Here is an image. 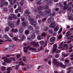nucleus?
<instances>
[{"label": "nucleus", "instance_id": "f257e3e1", "mask_svg": "<svg viewBox=\"0 0 73 73\" xmlns=\"http://www.w3.org/2000/svg\"><path fill=\"white\" fill-rule=\"evenodd\" d=\"M53 64L54 65H55L56 66H59L60 67H62V68H65L66 67V65H64L62 63H59L57 62V60L56 59H53Z\"/></svg>", "mask_w": 73, "mask_h": 73}, {"label": "nucleus", "instance_id": "f03ea898", "mask_svg": "<svg viewBox=\"0 0 73 73\" xmlns=\"http://www.w3.org/2000/svg\"><path fill=\"white\" fill-rule=\"evenodd\" d=\"M51 10L50 9H48L47 11H45L44 12V13L42 11H40L39 12L38 15H41V16H44V14L47 15V13H50Z\"/></svg>", "mask_w": 73, "mask_h": 73}, {"label": "nucleus", "instance_id": "7ed1b4c3", "mask_svg": "<svg viewBox=\"0 0 73 73\" xmlns=\"http://www.w3.org/2000/svg\"><path fill=\"white\" fill-rule=\"evenodd\" d=\"M48 8H49V7L47 5L44 6V7L39 6L38 9H36L34 11L35 12H38L39 10H41L43 9H48Z\"/></svg>", "mask_w": 73, "mask_h": 73}, {"label": "nucleus", "instance_id": "20e7f679", "mask_svg": "<svg viewBox=\"0 0 73 73\" xmlns=\"http://www.w3.org/2000/svg\"><path fill=\"white\" fill-rule=\"evenodd\" d=\"M24 49V51L26 53H27L28 52L27 49H28L30 50H36V49L33 47H31L30 46H27V47H25Z\"/></svg>", "mask_w": 73, "mask_h": 73}, {"label": "nucleus", "instance_id": "39448f33", "mask_svg": "<svg viewBox=\"0 0 73 73\" xmlns=\"http://www.w3.org/2000/svg\"><path fill=\"white\" fill-rule=\"evenodd\" d=\"M9 20H12L13 19H17V17L16 15L14 14H11L10 17L8 18Z\"/></svg>", "mask_w": 73, "mask_h": 73}, {"label": "nucleus", "instance_id": "423d86ee", "mask_svg": "<svg viewBox=\"0 0 73 73\" xmlns=\"http://www.w3.org/2000/svg\"><path fill=\"white\" fill-rule=\"evenodd\" d=\"M2 60H4V61L5 62H7V63H11V60L8 58L7 57H3L2 58Z\"/></svg>", "mask_w": 73, "mask_h": 73}, {"label": "nucleus", "instance_id": "0eeeda50", "mask_svg": "<svg viewBox=\"0 0 73 73\" xmlns=\"http://www.w3.org/2000/svg\"><path fill=\"white\" fill-rule=\"evenodd\" d=\"M57 45L56 44H55L53 45L54 47L53 48H52V53H53L55 52V51H57V50H58V49H57Z\"/></svg>", "mask_w": 73, "mask_h": 73}, {"label": "nucleus", "instance_id": "6e6552de", "mask_svg": "<svg viewBox=\"0 0 73 73\" xmlns=\"http://www.w3.org/2000/svg\"><path fill=\"white\" fill-rule=\"evenodd\" d=\"M30 45H33V46L34 47H36V46H38V43L34 41L31 42L30 43Z\"/></svg>", "mask_w": 73, "mask_h": 73}, {"label": "nucleus", "instance_id": "1a4fd4ad", "mask_svg": "<svg viewBox=\"0 0 73 73\" xmlns=\"http://www.w3.org/2000/svg\"><path fill=\"white\" fill-rule=\"evenodd\" d=\"M66 4H67L66 2H65V1L63 3V4L64 6V7L63 8L64 10H66V9L68 8L69 7V5H66Z\"/></svg>", "mask_w": 73, "mask_h": 73}, {"label": "nucleus", "instance_id": "9d476101", "mask_svg": "<svg viewBox=\"0 0 73 73\" xmlns=\"http://www.w3.org/2000/svg\"><path fill=\"white\" fill-rule=\"evenodd\" d=\"M29 14H30V12L29 10H26L24 13V16H28L29 15Z\"/></svg>", "mask_w": 73, "mask_h": 73}, {"label": "nucleus", "instance_id": "9b49d317", "mask_svg": "<svg viewBox=\"0 0 73 73\" xmlns=\"http://www.w3.org/2000/svg\"><path fill=\"white\" fill-rule=\"evenodd\" d=\"M18 32V29H12L11 30V33H17Z\"/></svg>", "mask_w": 73, "mask_h": 73}, {"label": "nucleus", "instance_id": "f8f14e48", "mask_svg": "<svg viewBox=\"0 0 73 73\" xmlns=\"http://www.w3.org/2000/svg\"><path fill=\"white\" fill-rule=\"evenodd\" d=\"M55 23L54 22L52 23V24H50L49 26V27L51 28H53L55 27Z\"/></svg>", "mask_w": 73, "mask_h": 73}, {"label": "nucleus", "instance_id": "ddd939ff", "mask_svg": "<svg viewBox=\"0 0 73 73\" xmlns=\"http://www.w3.org/2000/svg\"><path fill=\"white\" fill-rule=\"evenodd\" d=\"M20 19H17V21L15 23V25L16 26H19L20 25Z\"/></svg>", "mask_w": 73, "mask_h": 73}, {"label": "nucleus", "instance_id": "4468645a", "mask_svg": "<svg viewBox=\"0 0 73 73\" xmlns=\"http://www.w3.org/2000/svg\"><path fill=\"white\" fill-rule=\"evenodd\" d=\"M28 25L27 22H23L22 23V25L23 27H25Z\"/></svg>", "mask_w": 73, "mask_h": 73}, {"label": "nucleus", "instance_id": "2eb2a0df", "mask_svg": "<svg viewBox=\"0 0 73 73\" xmlns=\"http://www.w3.org/2000/svg\"><path fill=\"white\" fill-rule=\"evenodd\" d=\"M56 38L54 37H52L50 38V41L51 42H54V41L55 40Z\"/></svg>", "mask_w": 73, "mask_h": 73}, {"label": "nucleus", "instance_id": "dca6fc26", "mask_svg": "<svg viewBox=\"0 0 73 73\" xmlns=\"http://www.w3.org/2000/svg\"><path fill=\"white\" fill-rule=\"evenodd\" d=\"M28 20L30 21H31V22H32V21H33L34 20H35V19L33 18H31V16H29V17L28 18Z\"/></svg>", "mask_w": 73, "mask_h": 73}, {"label": "nucleus", "instance_id": "f3484780", "mask_svg": "<svg viewBox=\"0 0 73 73\" xmlns=\"http://www.w3.org/2000/svg\"><path fill=\"white\" fill-rule=\"evenodd\" d=\"M27 29L29 31H33V27L31 26H28Z\"/></svg>", "mask_w": 73, "mask_h": 73}, {"label": "nucleus", "instance_id": "a211bd4d", "mask_svg": "<svg viewBox=\"0 0 73 73\" xmlns=\"http://www.w3.org/2000/svg\"><path fill=\"white\" fill-rule=\"evenodd\" d=\"M19 37L21 40H23L25 38V36L23 34H21L19 36Z\"/></svg>", "mask_w": 73, "mask_h": 73}, {"label": "nucleus", "instance_id": "6ab92c4d", "mask_svg": "<svg viewBox=\"0 0 73 73\" xmlns=\"http://www.w3.org/2000/svg\"><path fill=\"white\" fill-rule=\"evenodd\" d=\"M37 22L36 21H34L33 22H30V23L33 25H36L37 24Z\"/></svg>", "mask_w": 73, "mask_h": 73}, {"label": "nucleus", "instance_id": "aec40b11", "mask_svg": "<svg viewBox=\"0 0 73 73\" xmlns=\"http://www.w3.org/2000/svg\"><path fill=\"white\" fill-rule=\"evenodd\" d=\"M63 45V42H61L60 44V46L58 47V49H61L62 48V46Z\"/></svg>", "mask_w": 73, "mask_h": 73}, {"label": "nucleus", "instance_id": "412c9836", "mask_svg": "<svg viewBox=\"0 0 73 73\" xmlns=\"http://www.w3.org/2000/svg\"><path fill=\"white\" fill-rule=\"evenodd\" d=\"M58 29H59L58 27V26H56L54 28V30L55 32H57V31H58Z\"/></svg>", "mask_w": 73, "mask_h": 73}, {"label": "nucleus", "instance_id": "4be33fe9", "mask_svg": "<svg viewBox=\"0 0 73 73\" xmlns=\"http://www.w3.org/2000/svg\"><path fill=\"white\" fill-rule=\"evenodd\" d=\"M19 33H22L23 32V29L22 28H21L19 29Z\"/></svg>", "mask_w": 73, "mask_h": 73}, {"label": "nucleus", "instance_id": "5701e85b", "mask_svg": "<svg viewBox=\"0 0 73 73\" xmlns=\"http://www.w3.org/2000/svg\"><path fill=\"white\" fill-rule=\"evenodd\" d=\"M41 36H43V37H45L46 36V34L45 33H43L41 34Z\"/></svg>", "mask_w": 73, "mask_h": 73}, {"label": "nucleus", "instance_id": "b1692460", "mask_svg": "<svg viewBox=\"0 0 73 73\" xmlns=\"http://www.w3.org/2000/svg\"><path fill=\"white\" fill-rule=\"evenodd\" d=\"M48 23H50L52 22V20H51V18H48L47 21Z\"/></svg>", "mask_w": 73, "mask_h": 73}, {"label": "nucleus", "instance_id": "393cba45", "mask_svg": "<svg viewBox=\"0 0 73 73\" xmlns=\"http://www.w3.org/2000/svg\"><path fill=\"white\" fill-rule=\"evenodd\" d=\"M37 38H38V40H41V39H42V36H38L37 37Z\"/></svg>", "mask_w": 73, "mask_h": 73}, {"label": "nucleus", "instance_id": "a878e982", "mask_svg": "<svg viewBox=\"0 0 73 73\" xmlns=\"http://www.w3.org/2000/svg\"><path fill=\"white\" fill-rule=\"evenodd\" d=\"M19 65H25V64H24V63L23 62V61H21V62H19Z\"/></svg>", "mask_w": 73, "mask_h": 73}, {"label": "nucleus", "instance_id": "bb28decb", "mask_svg": "<svg viewBox=\"0 0 73 73\" xmlns=\"http://www.w3.org/2000/svg\"><path fill=\"white\" fill-rule=\"evenodd\" d=\"M4 38L6 39H9V37L7 35H5L4 36Z\"/></svg>", "mask_w": 73, "mask_h": 73}, {"label": "nucleus", "instance_id": "cd10ccee", "mask_svg": "<svg viewBox=\"0 0 73 73\" xmlns=\"http://www.w3.org/2000/svg\"><path fill=\"white\" fill-rule=\"evenodd\" d=\"M9 27H7L5 29V31L6 32L9 31Z\"/></svg>", "mask_w": 73, "mask_h": 73}, {"label": "nucleus", "instance_id": "c85d7f7f", "mask_svg": "<svg viewBox=\"0 0 73 73\" xmlns=\"http://www.w3.org/2000/svg\"><path fill=\"white\" fill-rule=\"evenodd\" d=\"M68 45L67 44H65L63 46V48H66L65 49V50H66V49L68 48Z\"/></svg>", "mask_w": 73, "mask_h": 73}, {"label": "nucleus", "instance_id": "c756f323", "mask_svg": "<svg viewBox=\"0 0 73 73\" xmlns=\"http://www.w3.org/2000/svg\"><path fill=\"white\" fill-rule=\"evenodd\" d=\"M19 4L20 5H21V6H23V5H24V3L23 1H21L20 2Z\"/></svg>", "mask_w": 73, "mask_h": 73}, {"label": "nucleus", "instance_id": "7c9ffc66", "mask_svg": "<svg viewBox=\"0 0 73 73\" xmlns=\"http://www.w3.org/2000/svg\"><path fill=\"white\" fill-rule=\"evenodd\" d=\"M46 3L47 4H49V5H50V4H51V2H50V1H49L48 0L46 1Z\"/></svg>", "mask_w": 73, "mask_h": 73}, {"label": "nucleus", "instance_id": "2f4dec72", "mask_svg": "<svg viewBox=\"0 0 73 73\" xmlns=\"http://www.w3.org/2000/svg\"><path fill=\"white\" fill-rule=\"evenodd\" d=\"M22 58L23 59V61H27V60L26 59V58L25 56H23L22 57Z\"/></svg>", "mask_w": 73, "mask_h": 73}, {"label": "nucleus", "instance_id": "473e14b6", "mask_svg": "<svg viewBox=\"0 0 73 73\" xmlns=\"http://www.w3.org/2000/svg\"><path fill=\"white\" fill-rule=\"evenodd\" d=\"M1 69L3 71H4L5 70V67H2Z\"/></svg>", "mask_w": 73, "mask_h": 73}, {"label": "nucleus", "instance_id": "72a5a7b5", "mask_svg": "<svg viewBox=\"0 0 73 73\" xmlns=\"http://www.w3.org/2000/svg\"><path fill=\"white\" fill-rule=\"evenodd\" d=\"M40 45H44V41L43 40H42L40 42Z\"/></svg>", "mask_w": 73, "mask_h": 73}, {"label": "nucleus", "instance_id": "f704fd0d", "mask_svg": "<svg viewBox=\"0 0 73 73\" xmlns=\"http://www.w3.org/2000/svg\"><path fill=\"white\" fill-rule=\"evenodd\" d=\"M13 38L15 41H17L19 40L17 37H14Z\"/></svg>", "mask_w": 73, "mask_h": 73}, {"label": "nucleus", "instance_id": "c9c22d12", "mask_svg": "<svg viewBox=\"0 0 73 73\" xmlns=\"http://www.w3.org/2000/svg\"><path fill=\"white\" fill-rule=\"evenodd\" d=\"M48 33H53V31L52 29H50L48 30Z\"/></svg>", "mask_w": 73, "mask_h": 73}, {"label": "nucleus", "instance_id": "e433bc0d", "mask_svg": "<svg viewBox=\"0 0 73 73\" xmlns=\"http://www.w3.org/2000/svg\"><path fill=\"white\" fill-rule=\"evenodd\" d=\"M13 24V23H12V22L10 21L9 22V23H8V25L9 26V27H11V25H12V24Z\"/></svg>", "mask_w": 73, "mask_h": 73}, {"label": "nucleus", "instance_id": "4c0bfd02", "mask_svg": "<svg viewBox=\"0 0 73 73\" xmlns=\"http://www.w3.org/2000/svg\"><path fill=\"white\" fill-rule=\"evenodd\" d=\"M15 24H14L13 23L12 25H11L10 27V28H15Z\"/></svg>", "mask_w": 73, "mask_h": 73}, {"label": "nucleus", "instance_id": "58836bf2", "mask_svg": "<svg viewBox=\"0 0 73 73\" xmlns=\"http://www.w3.org/2000/svg\"><path fill=\"white\" fill-rule=\"evenodd\" d=\"M42 2L40 1H39L38 2L37 4H38V5H40V4H42Z\"/></svg>", "mask_w": 73, "mask_h": 73}, {"label": "nucleus", "instance_id": "ea45409f", "mask_svg": "<svg viewBox=\"0 0 73 73\" xmlns=\"http://www.w3.org/2000/svg\"><path fill=\"white\" fill-rule=\"evenodd\" d=\"M48 28L47 27H44V31H48Z\"/></svg>", "mask_w": 73, "mask_h": 73}, {"label": "nucleus", "instance_id": "a19ab883", "mask_svg": "<svg viewBox=\"0 0 73 73\" xmlns=\"http://www.w3.org/2000/svg\"><path fill=\"white\" fill-rule=\"evenodd\" d=\"M48 42V40L45 41V42L46 43L44 45V47H45V46L47 45V43Z\"/></svg>", "mask_w": 73, "mask_h": 73}, {"label": "nucleus", "instance_id": "79ce46f5", "mask_svg": "<svg viewBox=\"0 0 73 73\" xmlns=\"http://www.w3.org/2000/svg\"><path fill=\"white\" fill-rule=\"evenodd\" d=\"M25 33L26 35H28L29 33V31L28 30H26L25 31Z\"/></svg>", "mask_w": 73, "mask_h": 73}, {"label": "nucleus", "instance_id": "37998d69", "mask_svg": "<svg viewBox=\"0 0 73 73\" xmlns=\"http://www.w3.org/2000/svg\"><path fill=\"white\" fill-rule=\"evenodd\" d=\"M67 9L68 11H71V9H72V7H69L68 8V7Z\"/></svg>", "mask_w": 73, "mask_h": 73}, {"label": "nucleus", "instance_id": "c03bdc74", "mask_svg": "<svg viewBox=\"0 0 73 73\" xmlns=\"http://www.w3.org/2000/svg\"><path fill=\"white\" fill-rule=\"evenodd\" d=\"M59 56V55L58 54H56L55 55V58H58V57Z\"/></svg>", "mask_w": 73, "mask_h": 73}, {"label": "nucleus", "instance_id": "a18cd8bd", "mask_svg": "<svg viewBox=\"0 0 73 73\" xmlns=\"http://www.w3.org/2000/svg\"><path fill=\"white\" fill-rule=\"evenodd\" d=\"M70 48H69V49H71L72 48H73V46L72 45V44H70Z\"/></svg>", "mask_w": 73, "mask_h": 73}, {"label": "nucleus", "instance_id": "49530a36", "mask_svg": "<svg viewBox=\"0 0 73 73\" xmlns=\"http://www.w3.org/2000/svg\"><path fill=\"white\" fill-rule=\"evenodd\" d=\"M9 35L11 37H13V35L12 33H10L9 34Z\"/></svg>", "mask_w": 73, "mask_h": 73}, {"label": "nucleus", "instance_id": "de8ad7c7", "mask_svg": "<svg viewBox=\"0 0 73 73\" xmlns=\"http://www.w3.org/2000/svg\"><path fill=\"white\" fill-rule=\"evenodd\" d=\"M21 57V55L18 54L16 56V57L17 58H19Z\"/></svg>", "mask_w": 73, "mask_h": 73}, {"label": "nucleus", "instance_id": "09e8293b", "mask_svg": "<svg viewBox=\"0 0 73 73\" xmlns=\"http://www.w3.org/2000/svg\"><path fill=\"white\" fill-rule=\"evenodd\" d=\"M18 9L19 11V12H21V7H20V6H19L18 7Z\"/></svg>", "mask_w": 73, "mask_h": 73}, {"label": "nucleus", "instance_id": "8fccbe9b", "mask_svg": "<svg viewBox=\"0 0 73 73\" xmlns=\"http://www.w3.org/2000/svg\"><path fill=\"white\" fill-rule=\"evenodd\" d=\"M9 11L10 12H13V8H11L9 9Z\"/></svg>", "mask_w": 73, "mask_h": 73}, {"label": "nucleus", "instance_id": "3c124183", "mask_svg": "<svg viewBox=\"0 0 73 73\" xmlns=\"http://www.w3.org/2000/svg\"><path fill=\"white\" fill-rule=\"evenodd\" d=\"M62 37V35H60L58 37V39H61V38Z\"/></svg>", "mask_w": 73, "mask_h": 73}, {"label": "nucleus", "instance_id": "603ef678", "mask_svg": "<svg viewBox=\"0 0 73 73\" xmlns=\"http://www.w3.org/2000/svg\"><path fill=\"white\" fill-rule=\"evenodd\" d=\"M62 28H60V29L59 31L58 32V34H59V33H60L61 32V31H62Z\"/></svg>", "mask_w": 73, "mask_h": 73}, {"label": "nucleus", "instance_id": "864d4df0", "mask_svg": "<svg viewBox=\"0 0 73 73\" xmlns=\"http://www.w3.org/2000/svg\"><path fill=\"white\" fill-rule=\"evenodd\" d=\"M1 4L2 5H5V2H4V1H2L1 2Z\"/></svg>", "mask_w": 73, "mask_h": 73}, {"label": "nucleus", "instance_id": "5fc2aeb1", "mask_svg": "<svg viewBox=\"0 0 73 73\" xmlns=\"http://www.w3.org/2000/svg\"><path fill=\"white\" fill-rule=\"evenodd\" d=\"M70 33V31H68L66 33V34L67 35H66V37H68V36H69V33Z\"/></svg>", "mask_w": 73, "mask_h": 73}, {"label": "nucleus", "instance_id": "6e6d98bb", "mask_svg": "<svg viewBox=\"0 0 73 73\" xmlns=\"http://www.w3.org/2000/svg\"><path fill=\"white\" fill-rule=\"evenodd\" d=\"M31 38L33 39L35 38V35L34 34H33L32 35V36H31Z\"/></svg>", "mask_w": 73, "mask_h": 73}, {"label": "nucleus", "instance_id": "4d7b16f0", "mask_svg": "<svg viewBox=\"0 0 73 73\" xmlns=\"http://www.w3.org/2000/svg\"><path fill=\"white\" fill-rule=\"evenodd\" d=\"M12 70V68L11 67H8L7 68V70Z\"/></svg>", "mask_w": 73, "mask_h": 73}, {"label": "nucleus", "instance_id": "13d9d810", "mask_svg": "<svg viewBox=\"0 0 73 73\" xmlns=\"http://www.w3.org/2000/svg\"><path fill=\"white\" fill-rule=\"evenodd\" d=\"M46 20V18H44L42 19V22H44V21H45Z\"/></svg>", "mask_w": 73, "mask_h": 73}, {"label": "nucleus", "instance_id": "bf43d9fd", "mask_svg": "<svg viewBox=\"0 0 73 73\" xmlns=\"http://www.w3.org/2000/svg\"><path fill=\"white\" fill-rule=\"evenodd\" d=\"M15 13H17L19 12V9H17L15 10Z\"/></svg>", "mask_w": 73, "mask_h": 73}, {"label": "nucleus", "instance_id": "052dcab7", "mask_svg": "<svg viewBox=\"0 0 73 73\" xmlns=\"http://www.w3.org/2000/svg\"><path fill=\"white\" fill-rule=\"evenodd\" d=\"M36 32L37 34H39L40 33V31H36Z\"/></svg>", "mask_w": 73, "mask_h": 73}, {"label": "nucleus", "instance_id": "680f3d73", "mask_svg": "<svg viewBox=\"0 0 73 73\" xmlns=\"http://www.w3.org/2000/svg\"><path fill=\"white\" fill-rule=\"evenodd\" d=\"M14 3H15L13 1H12L11 2V5H14Z\"/></svg>", "mask_w": 73, "mask_h": 73}, {"label": "nucleus", "instance_id": "e2e57ef3", "mask_svg": "<svg viewBox=\"0 0 73 73\" xmlns=\"http://www.w3.org/2000/svg\"><path fill=\"white\" fill-rule=\"evenodd\" d=\"M5 5H8V2H5Z\"/></svg>", "mask_w": 73, "mask_h": 73}, {"label": "nucleus", "instance_id": "0e129e2a", "mask_svg": "<svg viewBox=\"0 0 73 73\" xmlns=\"http://www.w3.org/2000/svg\"><path fill=\"white\" fill-rule=\"evenodd\" d=\"M21 21H25V18L24 17L21 18Z\"/></svg>", "mask_w": 73, "mask_h": 73}, {"label": "nucleus", "instance_id": "69168bd1", "mask_svg": "<svg viewBox=\"0 0 73 73\" xmlns=\"http://www.w3.org/2000/svg\"><path fill=\"white\" fill-rule=\"evenodd\" d=\"M19 69V66L17 65L16 66L15 69H16V70H17V69Z\"/></svg>", "mask_w": 73, "mask_h": 73}, {"label": "nucleus", "instance_id": "338daca9", "mask_svg": "<svg viewBox=\"0 0 73 73\" xmlns=\"http://www.w3.org/2000/svg\"><path fill=\"white\" fill-rule=\"evenodd\" d=\"M52 62V61L51 60H50L48 62V64H49V65H50V64H51V63Z\"/></svg>", "mask_w": 73, "mask_h": 73}, {"label": "nucleus", "instance_id": "774afa93", "mask_svg": "<svg viewBox=\"0 0 73 73\" xmlns=\"http://www.w3.org/2000/svg\"><path fill=\"white\" fill-rule=\"evenodd\" d=\"M36 29H39V26H36L35 27Z\"/></svg>", "mask_w": 73, "mask_h": 73}]
</instances>
